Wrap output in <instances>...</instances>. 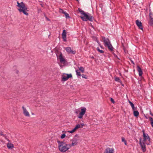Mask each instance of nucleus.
Masks as SVG:
<instances>
[{
	"label": "nucleus",
	"instance_id": "e433bc0d",
	"mask_svg": "<svg viewBox=\"0 0 153 153\" xmlns=\"http://www.w3.org/2000/svg\"><path fill=\"white\" fill-rule=\"evenodd\" d=\"M150 114H151V115H152V116H153V114H152L151 112H150Z\"/></svg>",
	"mask_w": 153,
	"mask_h": 153
},
{
	"label": "nucleus",
	"instance_id": "ea45409f",
	"mask_svg": "<svg viewBox=\"0 0 153 153\" xmlns=\"http://www.w3.org/2000/svg\"><path fill=\"white\" fill-rule=\"evenodd\" d=\"M76 113L77 114H78L77 111H76Z\"/></svg>",
	"mask_w": 153,
	"mask_h": 153
},
{
	"label": "nucleus",
	"instance_id": "c9c22d12",
	"mask_svg": "<svg viewBox=\"0 0 153 153\" xmlns=\"http://www.w3.org/2000/svg\"><path fill=\"white\" fill-rule=\"evenodd\" d=\"M81 128H82L83 127V126H84V124L83 123H81Z\"/></svg>",
	"mask_w": 153,
	"mask_h": 153
},
{
	"label": "nucleus",
	"instance_id": "a211bd4d",
	"mask_svg": "<svg viewBox=\"0 0 153 153\" xmlns=\"http://www.w3.org/2000/svg\"><path fill=\"white\" fill-rule=\"evenodd\" d=\"M107 46L108 47L109 49L111 51H112L113 50L114 48L111 43L107 45Z\"/></svg>",
	"mask_w": 153,
	"mask_h": 153
},
{
	"label": "nucleus",
	"instance_id": "4be33fe9",
	"mask_svg": "<svg viewBox=\"0 0 153 153\" xmlns=\"http://www.w3.org/2000/svg\"><path fill=\"white\" fill-rule=\"evenodd\" d=\"M133 110L134 115L135 117H137L138 115L139 114L138 111H135V110Z\"/></svg>",
	"mask_w": 153,
	"mask_h": 153
},
{
	"label": "nucleus",
	"instance_id": "6e6552de",
	"mask_svg": "<svg viewBox=\"0 0 153 153\" xmlns=\"http://www.w3.org/2000/svg\"><path fill=\"white\" fill-rule=\"evenodd\" d=\"M22 108L23 109V113L24 115L26 117H30V114L26 108L24 106H22Z\"/></svg>",
	"mask_w": 153,
	"mask_h": 153
},
{
	"label": "nucleus",
	"instance_id": "a878e982",
	"mask_svg": "<svg viewBox=\"0 0 153 153\" xmlns=\"http://www.w3.org/2000/svg\"><path fill=\"white\" fill-rule=\"evenodd\" d=\"M76 74L78 76H81V74L80 72L79 71V70H76Z\"/></svg>",
	"mask_w": 153,
	"mask_h": 153
},
{
	"label": "nucleus",
	"instance_id": "9b49d317",
	"mask_svg": "<svg viewBox=\"0 0 153 153\" xmlns=\"http://www.w3.org/2000/svg\"><path fill=\"white\" fill-rule=\"evenodd\" d=\"M59 58L60 62L64 64L65 62V60L64 59V57L62 56V53H60Z\"/></svg>",
	"mask_w": 153,
	"mask_h": 153
},
{
	"label": "nucleus",
	"instance_id": "4c0bfd02",
	"mask_svg": "<svg viewBox=\"0 0 153 153\" xmlns=\"http://www.w3.org/2000/svg\"><path fill=\"white\" fill-rule=\"evenodd\" d=\"M65 132V133H66V131H62V132Z\"/></svg>",
	"mask_w": 153,
	"mask_h": 153
},
{
	"label": "nucleus",
	"instance_id": "39448f33",
	"mask_svg": "<svg viewBox=\"0 0 153 153\" xmlns=\"http://www.w3.org/2000/svg\"><path fill=\"white\" fill-rule=\"evenodd\" d=\"M61 81L64 82L67 81L68 79L72 77L71 74H68L65 73L63 74L61 76Z\"/></svg>",
	"mask_w": 153,
	"mask_h": 153
},
{
	"label": "nucleus",
	"instance_id": "2f4dec72",
	"mask_svg": "<svg viewBox=\"0 0 153 153\" xmlns=\"http://www.w3.org/2000/svg\"><path fill=\"white\" fill-rule=\"evenodd\" d=\"M115 81H117L118 82H120V78L118 77H115Z\"/></svg>",
	"mask_w": 153,
	"mask_h": 153
},
{
	"label": "nucleus",
	"instance_id": "1a4fd4ad",
	"mask_svg": "<svg viewBox=\"0 0 153 153\" xmlns=\"http://www.w3.org/2000/svg\"><path fill=\"white\" fill-rule=\"evenodd\" d=\"M102 39L104 42V45L105 46H107L110 44V42L109 39L108 38H106L104 37H102Z\"/></svg>",
	"mask_w": 153,
	"mask_h": 153
},
{
	"label": "nucleus",
	"instance_id": "cd10ccee",
	"mask_svg": "<svg viewBox=\"0 0 153 153\" xmlns=\"http://www.w3.org/2000/svg\"><path fill=\"white\" fill-rule=\"evenodd\" d=\"M97 49L99 52L101 53H104L103 51L102 50H100L99 48H97Z\"/></svg>",
	"mask_w": 153,
	"mask_h": 153
},
{
	"label": "nucleus",
	"instance_id": "72a5a7b5",
	"mask_svg": "<svg viewBox=\"0 0 153 153\" xmlns=\"http://www.w3.org/2000/svg\"><path fill=\"white\" fill-rule=\"evenodd\" d=\"M153 15L152 13H150L149 14L150 19H153Z\"/></svg>",
	"mask_w": 153,
	"mask_h": 153
},
{
	"label": "nucleus",
	"instance_id": "58836bf2",
	"mask_svg": "<svg viewBox=\"0 0 153 153\" xmlns=\"http://www.w3.org/2000/svg\"><path fill=\"white\" fill-rule=\"evenodd\" d=\"M132 62L133 64H134V62L133 61H132Z\"/></svg>",
	"mask_w": 153,
	"mask_h": 153
},
{
	"label": "nucleus",
	"instance_id": "9d476101",
	"mask_svg": "<svg viewBox=\"0 0 153 153\" xmlns=\"http://www.w3.org/2000/svg\"><path fill=\"white\" fill-rule=\"evenodd\" d=\"M114 149L113 148H107L105 150L104 153H114Z\"/></svg>",
	"mask_w": 153,
	"mask_h": 153
},
{
	"label": "nucleus",
	"instance_id": "7ed1b4c3",
	"mask_svg": "<svg viewBox=\"0 0 153 153\" xmlns=\"http://www.w3.org/2000/svg\"><path fill=\"white\" fill-rule=\"evenodd\" d=\"M17 6L19 7L18 10L19 12H22L26 16H28L29 14L27 12L29 11V10L25 4L23 2H21L20 3L18 1H17Z\"/></svg>",
	"mask_w": 153,
	"mask_h": 153
},
{
	"label": "nucleus",
	"instance_id": "20e7f679",
	"mask_svg": "<svg viewBox=\"0 0 153 153\" xmlns=\"http://www.w3.org/2000/svg\"><path fill=\"white\" fill-rule=\"evenodd\" d=\"M79 12L81 15L80 17L83 21H87L89 20L92 21L93 20V17L89 13H85L83 10H80Z\"/></svg>",
	"mask_w": 153,
	"mask_h": 153
},
{
	"label": "nucleus",
	"instance_id": "412c9836",
	"mask_svg": "<svg viewBox=\"0 0 153 153\" xmlns=\"http://www.w3.org/2000/svg\"><path fill=\"white\" fill-rule=\"evenodd\" d=\"M129 104H130L131 106L132 109L133 110H135L136 109V108H135L134 105L133 104V103L130 101H129Z\"/></svg>",
	"mask_w": 153,
	"mask_h": 153
},
{
	"label": "nucleus",
	"instance_id": "f03ea898",
	"mask_svg": "<svg viewBox=\"0 0 153 153\" xmlns=\"http://www.w3.org/2000/svg\"><path fill=\"white\" fill-rule=\"evenodd\" d=\"M59 150L62 152H65L70 148V144H67L63 141L57 140Z\"/></svg>",
	"mask_w": 153,
	"mask_h": 153
},
{
	"label": "nucleus",
	"instance_id": "5701e85b",
	"mask_svg": "<svg viewBox=\"0 0 153 153\" xmlns=\"http://www.w3.org/2000/svg\"><path fill=\"white\" fill-rule=\"evenodd\" d=\"M149 24L150 25L153 26V19H150L149 21Z\"/></svg>",
	"mask_w": 153,
	"mask_h": 153
},
{
	"label": "nucleus",
	"instance_id": "4468645a",
	"mask_svg": "<svg viewBox=\"0 0 153 153\" xmlns=\"http://www.w3.org/2000/svg\"><path fill=\"white\" fill-rule=\"evenodd\" d=\"M66 34L67 33L65 30H64L62 34V38L63 41L65 42L66 41Z\"/></svg>",
	"mask_w": 153,
	"mask_h": 153
},
{
	"label": "nucleus",
	"instance_id": "dca6fc26",
	"mask_svg": "<svg viewBox=\"0 0 153 153\" xmlns=\"http://www.w3.org/2000/svg\"><path fill=\"white\" fill-rule=\"evenodd\" d=\"M137 70L139 72V76H141L143 74V72L141 68L139 66H137Z\"/></svg>",
	"mask_w": 153,
	"mask_h": 153
},
{
	"label": "nucleus",
	"instance_id": "423d86ee",
	"mask_svg": "<svg viewBox=\"0 0 153 153\" xmlns=\"http://www.w3.org/2000/svg\"><path fill=\"white\" fill-rule=\"evenodd\" d=\"M78 140V138L76 136H75L72 139L70 140V141L71 142V143L70 144V147L71 148L72 146H74L77 145Z\"/></svg>",
	"mask_w": 153,
	"mask_h": 153
},
{
	"label": "nucleus",
	"instance_id": "f257e3e1",
	"mask_svg": "<svg viewBox=\"0 0 153 153\" xmlns=\"http://www.w3.org/2000/svg\"><path fill=\"white\" fill-rule=\"evenodd\" d=\"M143 140H142L141 139H140V144L143 152H145L146 150V147L145 146V144H149V143L147 142L148 141H149L150 139L148 134H145V133L144 130H143Z\"/></svg>",
	"mask_w": 153,
	"mask_h": 153
},
{
	"label": "nucleus",
	"instance_id": "6ab92c4d",
	"mask_svg": "<svg viewBox=\"0 0 153 153\" xmlns=\"http://www.w3.org/2000/svg\"><path fill=\"white\" fill-rule=\"evenodd\" d=\"M0 135L1 136H2L4 137L8 141H9V139L7 138V137L6 136V135H4L3 134V133L2 131H0Z\"/></svg>",
	"mask_w": 153,
	"mask_h": 153
},
{
	"label": "nucleus",
	"instance_id": "393cba45",
	"mask_svg": "<svg viewBox=\"0 0 153 153\" xmlns=\"http://www.w3.org/2000/svg\"><path fill=\"white\" fill-rule=\"evenodd\" d=\"M79 70L82 73H83L84 71V68L83 67H78Z\"/></svg>",
	"mask_w": 153,
	"mask_h": 153
},
{
	"label": "nucleus",
	"instance_id": "f3484780",
	"mask_svg": "<svg viewBox=\"0 0 153 153\" xmlns=\"http://www.w3.org/2000/svg\"><path fill=\"white\" fill-rule=\"evenodd\" d=\"M7 147L9 149H12L14 147L13 145V144L10 143H8L7 144Z\"/></svg>",
	"mask_w": 153,
	"mask_h": 153
},
{
	"label": "nucleus",
	"instance_id": "c85d7f7f",
	"mask_svg": "<svg viewBox=\"0 0 153 153\" xmlns=\"http://www.w3.org/2000/svg\"><path fill=\"white\" fill-rule=\"evenodd\" d=\"M64 14H65V15L66 18H69V14L68 13H67L65 12L64 13Z\"/></svg>",
	"mask_w": 153,
	"mask_h": 153
},
{
	"label": "nucleus",
	"instance_id": "f704fd0d",
	"mask_svg": "<svg viewBox=\"0 0 153 153\" xmlns=\"http://www.w3.org/2000/svg\"><path fill=\"white\" fill-rule=\"evenodd\" d=\"M110 100L112 103H114V100L112 98H111L110 99Z\"/></svg>",
	"mask_w": 153,
	"mask_h": 153
},
{
	"label": "nucleus",
	"instance_id": "473e14b6",
	"mask_svg": "<svg viewBox=\"0 0 153 153\" xmlns=\"http://www.w3.org/2000/svg\"><path fill=\"white\" fill-rule=\"evenodd\" d=\"M66 136V135L65 134H63L61 136V139L64 138Z\"/></svg>",
	"mask_w": 153,
	"mask_h": 153
},
{
	"label": "nucleus",
	"instance_id": "b1692460",
	"mask_svg": "<svg viewBox=\"0 0 153 153\" xmlns=\"http://www.w3.org/2000/svg\"><path fill=\"white\" fill-rule=\"evenodd\" d=\"M149 121L150 122V124H151V125L152 126L153 128V119L151 117H149Z\"/></svg>",
	"mask_w": 153,
	"mask_h": 153
},
{
	"label": "nucleus",
	"instance_id": "bb28decb",
	"mask_svg": "<svg viewBox=\"0 0 153 153\" xmlns=\"http://www.w3.org/2000/svg\"><path fill=\"white\" fill-rule=\"evenodd\" d=\"M122 141L123 142H124L125 144L126 145H127L126 141L125 139V138L123 137H122Z\"/></svg>",
	"mask_w": 153,
	"mask_h": 153
},
{
	"label": "nucleus",
	"instance_id": "7c9ffc66",
	"mask_svg": "<svg viewBox=\"0 0 153 153\" xmlns=\"http://www.w3.org/2000/svg\"><path fill=\"white\" fill-rule=\"evenodd\" d=\"M59 11L60 13H63V14H64V13L65 12L63 10H62V9H61V8L59 9Z\"/></svg>",
	"mask_w": 153,
	"mask_h": 153
},
{
	"label": "nucleus",
	"instance_id": "a19ab883",
	"mask_svg": "<svg viewBox=\"0 0 153 153\" xmlns=\"http://www.w3.org/2000/svg\"><path fill=\"white\" fill-rule=\"evenodd\" d=\"M76 0V1H78V0Z\"/></svg>",
	"mask_w": 153,
	"mask_h": 153
},
{
	"label": "nucleus",
	"instance_id": "ddd939ff",
	"mask_svg": "<svg viewBox=\"0 0 153 153\" xmlns=\"http://www.w3.org/2000/svg\"><path fill=\"white\" fill-rule=\"evenodd\" d=\"M80 128H81V125L78 124L76 125L75 127L73 130L70 131H68V132L71 133H72L75 132L77 129Z\"/></svg>",
	"mask_w": 153,
	"mask_h": 153
},
{
	"label": "nucleus",
	"instance_id": "2eb2a0df",
	"mask_svg": "<svg viewBox=\"0 0 153 153\" xmlns=\"http://www.w3.org/2000/svg\"><path fill=\"white\" fill-rule=\"evenodd\" d=\"M65 50L67 52L69 53H71L73 54H74L75 53V51H73V50H72L71 49V48L70 47H66L65 48Z\"/></svg>",
	"mask_w": 153,
	"mask_h": 153
},
{
	"label": "nucleus",
	"instance_id": "0eeeda50",
	"mask_svg": "<svg viewBox=\"0 0 153 153\" xmlns=\"http://www.w3.org/2000/svg\"><path fill=\"white\" fill-rule=\"evenodd\" d=\"M86 108L85 107L82 108L81 109V111H79V114L77 115L78 118L82 119L83 117V116L86 112Z\"/></svg>",
	"mask_w": 153,
	"mask_h": 153
},
{
	"label": "nucleus",
	"instance_id": "aec40b11",
	"mask_svg": "<svg viewBox=\"0 0 153 153\" xmlns=\"http://www.w3.org/2000/svg\"><path fill=\"white\" fill-rule=\"evenodd\" d=\"M13 70L15 71V72L17 74H18L19 73V71L17 69V67L16 66H14L13 67Z\"/></svg>",
	"mask_w": 153,
	"mask_h": 153
},
{
	"label": "nucleus",
	"instance_id": "f8f14e48",
	"mask_svg": "<svg viewBox=\"0 0 153 153\" xmlns=\"http://www.w3.org/2000/svg\"><path fill=\"white\" fill-rule=\"evenodd\" d=\"M136 23L139 28L143 30V27L141 22L138 20L136 21Z\"/></svg>",
	"mask_w": 153,
	"mask_h": 153
},
{
	"label": "nucleus",
	"instance_id": "c756f323",
	"mask_svg": "<svg viewBox=\"0 0 153 153\" xmlns=\"http://www.w3.org/2000/svg\"><path fill=\"white\" fill-rule=\"evenodd\" d=\"M82 77L83 78H84L85 79H87V78H88L87 76L85 75L84 74H82Z\"/></svg>",
	"mask_w": 153,
	"mask_h": 153
}]
</instances>
